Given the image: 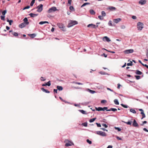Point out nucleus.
Returning <instances> with one entry per match:
<instances>
[{
  "label": "nucleus",
  "instance_id": "54",
  "mask_svg": "<svg viewBox=\"0 0 148 148\" xmlns=\"http://www.w3.org/2000/svg\"><path fill=\"white\" fill-rule=\"evenodd\" d=\"M106 101L105 100H102L101 101V103H106Z\"/></svg>",
  "mask_w": 148,
  "mask_h": 148
},
{
  "label": "nucleus",
  "instance_id": "46",
  "mask_svg": "<svg viewBox=\"0 0 148 148\" xmlns=\"http://www.w3.org/2000/svg\"><path fill=\"white\" fill-rule=\"evenodd\" d=\"M82 125L85 127H87V123H82Z\"/></svg>",
  "mask_w": 148,
  "mask_h": 148
},
{
  "label": "nucleus",
  "instance_id": "57",
  "mask_svg": "<svg viewBox=\"0 0 148 148\" xmlns=\"http://www.w3.org/2000/svg\"><path fill=\"white\" fill-rule=\"evenodd\" d=\"M116 138L117 139H118V140H122V139L120 138L119 137V136H116Z\"/></svg>",
  "mask_w": 148,
  "mask_h": 148
},
{
  "label": "nucleus",
  "instance_id": "60",
  "mask_svg": "<svg viewBox=\"0 0 148 148\" xmlns=\"http://www.w3.org/2000/svg\"><path fill=\"white\" fill-rule=\"evenodd\" d=\"M58 90L56 89H54L53 90V92L54 93H57Z\"/></svg>",
  "mask_w": 148,
  "mask_h": 148
},
{
  "label": "nucleus",
  "instance_id": "7",
  "mask_svg": "<svg viewBox=\"0 0 148 148\" xmlns=\"http://www.w3.org/2000/svg\"><path fill=\"white\" fill-rule=\"evenodd\" d=\"M57 10V9L56 7H53L49 9L48 12L49 13H51L53 12L56 11Z\"/></svg>",
  "mask_w": 148,
  "mask_h": 148
},
{
  "label": "nucleus",
  "instance_id": "24",
  "mask_svg": "<svg viewBox=\"0 0 148 148\" xmlns=\"http://www.w3.org/2000/svg\"><path fill=\"white\" fill-rule=\"evenodd\" d=\"M101 15L103 17L105 16H106V13L104 11H102L101 12Z\"/></svg>",
  "mask_w": 148,
  "mask_h": 148
},
{
  "label": "nucleus",
  "instance_id": "34",
  "mask_svg": "<svg viewBox=\"0 0 148 148\" xmlns=\"http://www.w3.org/2000/svg\"><path fill=\"white\" fill-rule=\"evenodd\" d=\"M69 9L72 11H74L75 10L74 7L73 6H70L69 7Z\"/></svg>",
  "mask_w": 148,
  "mask_h": 148
},
{
  "label": "nucleus",
  "instance_id": "28",
  "mask_svg": "<svg viewBox=\"0 0 148 148\" xmlns=\"http://www.w3.org/2000/svg\"><path fill=\"white\" fill-rule=\"evenodd\" d=\"M130 111L134 114H135L136 113V111L134 109H130Z\"/></svg>",
  "mask_w": 148,
  "mask_h": 148
},
{
  "label": "nucleus",
  "instance_id": "4",
  "mask_svg": "<svg viewBox=\"0 0 148 148\" xmlns=\"http://www.w3.org/2000/svg\"><path fill=\"white\" fill-rule=\"evenodd\" d=\"M57 25L58 27L62 31H65L64 27L63 24L61 23H58L57 24Z\"/></svg>",
  "mask_w": 148,
  "mask_h": 148
},
{
  "label": "nucleus",
  "instance_id": "50",
  "mask_svg": "<svg viewBox=\"0 0 148 148\" xmlns=\"http://www.w3.org/2000/svg\"><path fill=\"white\" fill-rule=\"evenodd\" d=\"M102 125L105 128H107L108 127V125H107L106 124L104 123L102 124Z\"/></svg>",
  "mask_w": 148,
  "mask_h": 148
},
{
  "label": "nucleus",
  "instance_id": "29",
  "mask_svg": "<svg viewBox=\"0 0 148 148\" xmlns=\"http://www.w3.org/2000/svg\"><path fill=\"white\" fill-rule=\"evenodd\" d=\"M12 34L15 36H17L18 35V34L17 33L15 32H13L12 33Z\"/></svg>",
  "mask_w": 148,
  "mask_h": 148
},
{
  "label": "nucleus",
  "instance_id": "63",
  "mask_svg": "<svg viewBox=\"0 0 148 148\" xmlns=\"http://www.w3.org/2000/svg\"><path fill=\"white\" fill-rule=\"evenodd\" d=\"M143 130L144 131L148 132V130L146 128H143Z\"/></svg>",
  "mask_w": 148,
  "mask_h": 148
},
{
  "label": "nucleus",
  "instance_id": "17",
  "mask_svg": "<svg viewBox=\"0 0 148 148\" xmlns=\"http://www.w3.org/2000/svg\"><path fill=\"white\" fill-rule=\"evenodd\" d=\"M41 89L44 92H45L47 93H49L50 92L48 90L45 89L43 88H41Z\"/></svg>",
  "mask_w": 148,
  "mask_h": 148
},
{
  "label": "nucleus",
  "instance_id": "59",
  "mask_svg": "<svg viewBox=\"0 0 148 148\" xmlns=\"http://www.w3.org/2000/svg\"><path fill=\"white\" fill-rule=\"evenodd\" d=\"M75 84H77L79 85H83V84L79 82H75Z\"/></svg>",
  "mask_w": 148,
  "mask_h": 148
},
{
  "label": "nucleus",
  "instance_id": "10",
  "mask_svg": "<svg viewBox=\"0 0 148 148\" xmlns=\"http://www.w3.org/2000/svg\"><path fill=\"white\" fill-rule=\"evenodd\" d=\"M133 126L134 127H138L139 125L138 123L136 122V120L135 119H134L133 120V122L132 124Z\"/></svg>",
  "mask_w": 148,
  "mask_h": 148
},
{
  "label": "nucleus",
  "instance_id": "2",
  "mask_svg": "<svg viewBox=\"0 0 148 148\" xmlns=\"http://www.w3.org/2000/svg\"><path fill=\"white\" fill-rule=\"evenodd\" d=\"M78 23L77 21H70L67 27H70L73 26L77 24Z\"/></svg>",
  "mask_w": 148,
  "mask_h": 148
},
{
  "label": "nucleus",
  "instance_id": "27",
  "mask_svg": "<svg viewBox=\"0 0 148 148\" xmlns=\"http://www.w3.org/2000/svg\"><path fill=\"white\" fill-rule=\"evenodd\" d=\"M90 4V3H84L81 6V8H82L83 7L85 6V5H89Z\"/></svg>",
  "mask_w": 148,
  "mask_h": 148
},
{
  "label": "nucleus",
  "instance_id": "61",
  "mask_svg": "<svg viewBox=\"0 0 148 148\" xmlns=\"http://www.w3.org/2000/svg\"><path fill=\"white\" fill-rule=\"evenodd\" d=\"M72 2V0H69L68 1V3L70 5H71V3Z\"/></svg>",
  "mask_w": 148,
  "mask_h": 148
},
{
  "label": "nucleus",
  "instance_id": "9",
  "mask_svg": "<svg viewBox=\"0 0 148 148\" xmlns=\"http://www.w3.org/2000/svg\"><path fill=\"white\" fill-rule=\"evenodd\" d=\"M98 25L96 26L95 25L92 24H89L87 25V27H91L92 28L95 29H96L98 27Z\"/></svg>",
  "mask_w": 148,
  "mask_h": 148
},
{
  "label": "nucleus",
  "instance_id": "36",
  "mask_svg": "<svg viewBox=\"0 0 148 148\" xmlns=\"http://www.w3.org/2000/svg\"><path fill=\"white\" fill-rule=\"evenodd\" d=\"M6 12H7V10H4L2 12V14L3 15L5 16V14L6 13Z\"/></svg>",
  "mask_w": 148,
  "mask_h": 148
},
{
  "label": "nucleus",
  "instance_id": "22",
  "mask_svg": "<svg viewBox=\"0 0 148 148\" xmlns=\"http://www.w3.org/2000/svg\"><path fill=\"white\" fill-rule=\"evenodd\" d=\"M49 23L48 21H41L39 22V24L40 25H42L45 23Z\"/></svg>",
  "mask_w": 148,
  "mask_h": 148
},
{
  "label": "nucleus",
  "instance_id": "15",
  "mask_svg": "<svg viewBox=\"0 0 148 148\" xmlns=\"http://www.w3.org/2000/svg\"><path fill=\"white\" fill-rule=\"evenodd\" d=\"M36 36L35 34H28V36H30L31 38H33L36 37Z\"/></svg>",
  "mask_w": 148,
  "mask_h": 148
},
{
  "label": "nucleus",
  "instance_id": "18",
  "mask_svg": "<svg viewBox=\"0 0 148 148\" xmlns=\"http://www.w3.org/2000/svg\"><path fill=\"white\" fill-rule=\"evenodd\" d=\"M135 73L136 74L139 75H141L142 74V73L139 70H136V71Z\"/></svg>",
  "mask_w": 148,
  "mask_h": 148
},
{
  "label": "nucleus",
  "instance_id": "14",
  "mask_svg": "<svg viewBox=\"0 0 148 148\" xmlns=\"http://www.w3.org/2000/svg\"><path fill=\"white\" fill-rule=\"evenodd\" d=\"M103 41H106L108 42H109L111 41L110 39L107 36H104L103 37Z\"/></svg>",
  "mask_w": 148,
  "mask_h": 148
},
{
  "label": "nucleus",
  "instance_id": "25",
  "mask_svg": "<svg viewBox=\"0 0 148 148\" xmlns=\"http://www.w3.org/2000/svg\"><path fill=\"white\" fill-rule=\"evenodd\" d=\"M114 102L115 104L119 105V102L118 100L117 99H115L114 100Z\"/></svg>",
  "mask_w": 148,
  "mask_h": 148
},
{
  "label": "nucleus",
  "instance_id": "30",
  "mask_svg": "<svg viewBox=\"0 0 148 148\" xmlns=\"http://www.w3.org/2000/svg\"><path fill=\"white\" fill-rule=\"evenodd\" d=\"M1 19V20H3V21H5V16H0Z\"/></svg>",
  "mask_w": 148,
  "mask_h": 148
},
{
  "label": "nucleus",
  "instance_id": "38",
  "mask_svg": "<svg viewBox=\"0 0 148 148\" xmlns=\"http://www.w3.org/2000/svg\"><path fill=\"white\" fill-rule=\"evenodd\" d=\"M108 25L110 26H113L112 24V22L111 21H110L108 23Z\"/></svg>",
  "mask_w": 148,
  "mask_h": 148
},
{
  "label": "nucleus",
  "instance_id": "26",
  "mask_svg": "<svg viewBox=\"0 0 148 148\" xmlns=\"http://www.w3.org/2000/svg\"><path fill=\"white\" fill-rule=\"evenodd\" d=\"M140 114L142 115V117L141 119H142L143 118H144L145 117V114L143 112H141Z\"/></svg>",
  "mask_w": 148,
  "mask_h": 148
},
{
  "label": "nucleus",
  "instance_id": "19",
  "mask_svg": "<svg viewBox=\"0 0 148 148\" xmlns=\"http://www.w3.org/2000/svg\"><path fill=\"white\" fill-rule=\"evenodd\" d=\"M57 90L58 89L59 90H62L63 89V88L62 86H57Z\"/></svg>",
  "mask_w": 148,
  "mask_h": 148
},
{
  "label": "nucleus",
  "instance_id": "31",
  "mask_svg": "<svg viewBox=\"0 0 148 148\" xmlns=\"http://www.w3.org/2000/svg\"><path fill=\"white\" fill-rule=\"evenodd\" d=\"M96 119V118L92 119L90 120L89 122L90 123L92 122H94L95 120Z\"/></svg>",
  "mask_w": 148,
  "mask_h": 148
},
{
  "label": "nucleus",
  "instance_id": "39",
  "mask_svg": "<svg viewBox=\"0 0 148 148\" xmlns=\"http://www.w3.org/2000/svg\"><path fill=\"white\" fill-rule=\"evenodd\" d=\"M109 9L111 10H115L116 9L114 7H110L109 8Z\"/></svg>",
  "mask_w": 148,
  "mask_h": 148
},
{
  "label": "nucleus",
  "instance_id": "8",
  "mask_svg": "<svg viewBox=\"0 0 148 148\" xmlns=\"http://www.w3.org/2000/svg\"><path fill=\"white\" fill-rule=\"evenodd\" d=\"M134 52V50L133 49H130L126 50L124 51V53L128 54L129 53H132Z\"/></svg>",
  "mask_w": 148,
  "mask_h": 148
},
{
  "label": "nucleus",
  "instance_id": "56",
  "mask_svg": "<svg viewBox=\"0 0 148 148\" xmlns=\"http://www.w3.org/2000/svg\"><path fill=\"white\" fill-rule=\"evenodd\" d=\"M9 25H12V23L13 22V21L12 20H10V22H9Z\"/></svg>",
  "mask_w": 148,
  "mask_h": 148
},
{
  "label": "nucleus",
  "instance_id": "52",
  "mask_svg": "<svg viewBox=\"0 0 148 148\" xmlns=\"http://www.w3.org/2000/svg\"><path fill=\"white\" fill-rule=\"evenodd\" d=\"M40 79L41 81H45L46 80L45 79H44L43 77H40Z\"/></svg>",
  "mask_w": 148,
  "mask_h": 148
},
{
  "label": "nucleus",
  "instance_id": "42",
  "mask_svg": "<svg viewBox=\"0 0 148 148\" xmlns=\"http://www.w3.org/2000/svg\"><path fill=\"white\" fill-rule=\"evenodd\" d=\"M87 142L89 144H92V142L89 139H88L86 140Z\"/></svg>",
  "mask_w": 148,
  "mask_h": 148
},
{
  "label": "nucleus",
  "instance_id": "5",
  "mask_svg": "<svg viewBox=\"0 0 148 148\" xmlns=\"http://www.w3.org/2000/svg\"><path fill=\"white\" fill-rule=\"evenodd\" d=\"M95 133L102 136H106L107 135L106 134L105 132L101 131H96Z\"/></svg>",
  "mask_w": 148,
  "mask_h": 148
},
{
  "label": "nucleus",
  "instance_id": "49",
  "mask_svg": "<svg viewBox=\"0 0 148 148\" xmlns=\"http://www.w3.org/2000/svg\"><path fill=\"white\" fill-rule=\"evenodd\" d=\"M102 109H103V110H102V111H104L105 110H106L107 111H108V110H107L108 108L107 107H104L103 108H102Z\"/></svg>",
  "mask_w": 148,
  "mask_h": 148
},
{
  "label": "nucleus",
  "instance_id": "44",
  "mask_svg": "<svg viewBox=\"0 0 148 148\" xmlns=\"http://www.w3.org/2000/svg\"><path fill=\"white\" fill-rule=\"evenodd\" d=\"M135 77H136V79H140V76H139V75L135 76Z\"/></svg>",
  "mask_w": 148,
  "mask_h": 148
},
{
  "label": "nucleus",
  "instance_id": "23",
  "mask_svg": "<svg viewBox=\"0 0 148 148\" xmlns=\"http://www.w3.org/2000/svg\"><path fill=\"white\" fill-rule=\"evenodd\" d=\"M108 111H112L113 112H115L117 110L116 108H111L110 109L108 110Z\"/></svg>",
  "mask_w": 148,
  "mask_h": 148
},
{
  "label": "nucleus",
  "instance_id": "53",
  "mask_svg": "<svg viewBox=\"0 0 148 148\" xmlns=\"http://www.w3.org/2000/svg\"><path fill=\"white\" fill-rule=\"evenodd\" d=\"M96 124L98 127H100L101 126V125L100 123H96Z\"/></svg>",
  "mask_w": 148,
  "mask_h": 148
},
{
  "label": "nucleus",
  "instance_id": "40",
  "mask_svg": "<svg viewBox=\"0 0 148 148\" xmlns=\"http://www.w3.org/2000/svg\"><path fill=\"white\" fill-rule=\"evenodd\" d=\"M79 111L83 114H86L85 111L83 110H80Z\"/></svg>",
  "mask_w": 148,
  "mask_h": 148
},
{
  "label": "nucleus",
  "instance_id": "62",
  "mask_svg": "<svg viewBox=\"0 0 148 148\" xmlns=\"http://www.w3.org/2000/svg\"><path fill=\"white\" fill-rule=\"evenodd\" d=\"M101 129L103 130V131H107V132L108 131V130L105 128H101Z\"/></svg>",
  "mask_w": 148,
  "mask_h": 148
},
{
  "label": "nucleus",
  "instance_id": "13",
  "mask_svg": "<svg viewBox=\"0 0 148 148\" xmlns=\"http://www.w3.org/2000/svg\"><path fill=\"white\" fill-rule=\"evenodd\" d=\"M146 2V0H141L139 2V3L142 5L145 4Z\"/></svg>",
  "mask_w": 148,
  "mask_h": 148
},
{
  "label": "nucleus",
  "instance_id": "11",
  "mask_svg": "<svg viewBox=\"0 0 148 148\" xmlns=\"http://www.w3.org/2000/svg\"><path fill=\"white\" fill-rule=\"evenodd\" d=\"M27 24L26 23H25V22H23V23H21L20 25H19V27L20 28H23V27H25V25H27Z\"/></svg>",
  "mask_w": 148,
  "mask_h": 148
},
{
  "label": "nucleus",
  "instance_id": "3",
  "mask_svg": "<svg viewBox=\"0 0 148 148\" xmlns=\"http://www.w3.org/2000/svg\"><path fill=\"white\" fill-rule=\"evenodd\" d=\"M144 24L140 22H138L137 24V28L138 30H141L143 28Z\"/></svg>",
  "mask_w": 148,
  "mask_h": 148
},
{
  "label": "nucleus",
  "instance_id": "47",
  "mask_svg": "<svg viewBox=\"0 0 148 148\" xmlns=\"http://www.w3.org/2000/svg\"><path fill=\"white\" fill-rule=\"evenodd\" d=\"M115 128L116 130H117L118 131H120L121 130V129L119 127H115Z\"/></svg>",
  "mask_w": 148,
  "mask_h": 148
},
{
  "label": "nucleus",
  "instance_id": "1",
  "mask_svg": "<svg viewBox=\"0 0 148 148\" xmlns=\"http://www.w3.org/2000/svg\"><path fill=\"white\" fill-rule=\"evenodd\" d=\"M64 143H65V145L66 147H68L71 146L72 145H74V144L73 142L67 139L65 140L64 141Z\"/></svg>",
  "mask_w": 148,
  "mask_h": 148
},
{
  "label": "nucleus",
  "instance_id": "41",
  "mask_svg": "<svg viewBox=\"0 0 148 148\" xmlns=\"http://www.w3.org/2000/svg\"><path fill=\"white\" fill-rule=\"evenodd\" d=\"M102 17L103 16H102L99 15L98 16V17L100 20H102L103 19V18Z\"/></svg>",
  "mask_w": 148,
  "mask_h": 148
},
{
  "label": "nucleus",
  "instance_id": "20",
  "mask_svg": "<svg viewBox=\"0 0 148 148\" xmlns=\"http://www.w3.org/2000/svg\"><path fill=\"white\" fill-rule=\"evenodd\" d=\"M95 109L96 110L98 111H102L103 109H102V108L99 107L98 108H95Z\"/></svg>",
  "mask_w": 148,
  "mask_h": 148
},
{
  "label": "nucleus",
  "instance_id": "16",
  "mask_svg": "<svg viewBox=\"0 0 148 148\" xmlns=\"http://www.w3.org/2000/svg\"><path fill=\"white\" fill-rule=\"evenodd\" d=\"M31 17H35L38 15V14H34L32 13H30L29 14Z\"/></svg>",
  "mask_w": 148,
  "mask_h": 148
},
{
  "label": "nucleus",
  "instance_id": "45",
  "mask_svg": "<svg viewBox=\"0 0 148 148\" xmlns=\"http://www.w3.org/2000/svg\"><path fill=\"white\" fill-rule=\"evenodd\" d=\"M121 105L122 106H123V107L124 108H127V105H124L123 104H121Z\"/></svg>",
  "mask_w": 148,
  "mask_h": 148
},
{
  "label": "nucleus",
  "instance_id": "55",
  "mask_svg": "<svg viewBox=\"0 0 148 148\" xmlns=\"http://www.w3.org/2000/svg\"><path fill=\"white\" fill-rule=\"evenodd\" d=\"M132 19H136V17L135 16H132Z\"/></svg>",
  "mask_w": 148,
  "mask_h": 148
},
{
  "label": "nucleus",
  "instance_id": "35",
  "mask_svg": "<svg viewBox=\"0 0 148 148\" xmlns=\"http://www.w3.org/2000/svg\"><path fill=\"white\" fill-rule=\"evenodd\" d=\"M123 122L125 123H126L127 124H128V125H131V122L130 121H128V122H125V121H122Z\"/></svg>",
  "mask_w": 148,
  "mask_h": 148
},
{
  "label": "nucleus",
  "instance_id": "12",
  "mask_svg": "<svg viewBox=\"0 0 148 148\" xmlns=\"http://www.w3.org/2000/svg\"><path fill=\"white\" fill-rule=\"evenodd\" d=\"M121 18H118L117 19H114L113 20V22L116 23H117L120 21H121Z\"/></svg>",
  "mask_w": 148,
  "mask_h": 148
},
{
  "label": "nucleus",
  "instance_id": "6",
  "mask_svg": "<svg viewBox=\"0 0 148 148\" xmlns=\"http://www.w3.org/2000/svg\"><path fill=\"white\" fill-rule=\"evenodd\" d=\"M43 5L42 4H40L37 7V11L40 12L43 9Z\"/></svg>",
  "mask_w": 148,
  "mask_h": 148
},
{
  "label": "nucleus",
  "instance_id": "51",
  "mask_svg": "<svg viewBox=\"0 0 148 148\" xmlns=\"http://www.w3.org/2000/svg\"><path fill=\"white\" fill-rule=\"evenodd\" d=\"M89 90L90 92L92 94H93L95 92V91L94 90Z\"/></svg>",
  "mask_w": 148,
  "mask_h": 148
},
{
  "label": "nucleus",
  "instance_id": "64",
  "mask_svg": "<svg viewBox=\"0 0 148 148\" xmlns=\"http://www.w3.org/2000/svg\"><path fill=\"white\" fill-rule=\"evenodd\" d=\"M112 146L111 145H109L107 148H112Z\"/></svg>",
  "mask_w": 148,
  "mask_h": 148
},
{
  "label": "nucleus",
  "instance_id": "58",
  "mask_svg": "<svg viewBox=\"0 0 148 148\" xmlns=\"http://www.w3.org/2000/svg\"><path fill=\"white\" fill-rule=\"evenodd\" d=\"M142 65L143 66L146 67L147 69H148V65H147V64H142Z\"/></svg>",
  "mask_w": 148,
  "mask_h": 148
},
{
  "label": "nucleus",
  "instance_id": "33",
  "mask_svg": "<svg viewBox=\"0 0 148 148\" xmlns=\"http://www.w3.org/2000/svg\"><path fill=\"white\" fill-rule=\"evenodd\" d=\"M35 0H32L31 2L30 5L31 6H32L34 4V3L35 2Z\"/></svg>",
  "mask_w": 148,
  "mask_h": 148
},
{
  "label": "nucleus",
  "instance_id": "21",
  "mask_svg": "<svg viewBox=\"0 0 148 148\" xmlns=\"http://www.w3.org/2000/svg\"><path fill=\"white\" fill-rule=\"evenodd\" d=\"M90 14L92 15H95V12L93 10H90Z\"/></svg>",
  "mask_w": 148,
  "mask_h": 148
},
{
  "label": "nucleus",
  "instance_id": "37",
  "mask_svg": "<svg viewBox=\"0 0 148 148\" xmlns=\"http://www.w3.org/2000/svg\"><path fill=\"white\" fill-rule=\"evenodd\" d=\"M128 66H132V61H130V63H128L127 64Z\"/></svg>",
  "mask_w": 148,
  "mask_h": 148
},
{
  "label": "nucleus",
  "instance_id": "32",
  "mask_svg": "<svg viewBox=\"0 0 148 148\" xmlns=\"http://www.w3.org/2000/svg\"><path fill=\"white\" fill-rule=\"evenodd\" d=\"M24 21V22L26 23L27 24H28V19L27 18L25 17L23 20Z\"/></svg>",
  "mask_w": 148,
  "mask_h": 148
},
{
  "label": "nucleus",
  "instance_id": "48",
  "mask_svg": "<svg viewBox=\"0 0 148 148\" xmlns=\"http://www.w3.org/2000/svg\"><path fill=\"white\" fill-rule=\"evenodd\" d=\"M121 29H124L126 27L124 25H121Z\"/></svg>",
  "mask_w": 148,
  "mask_h": 148
},
{
  "label": "nucleus",
  "instance_id": "43",
  "mask_svg": "<svg viewBox=\"0 0 148 148\" xmlns=\"http://www.w3.org/2000/svg\"><path fill=\"white\" fill-rule=\"evenodd\" d=\"M46 84L47 85V86H49L51 85V82L50 81H49L47 83H46Z\"/></svg>",
  "mask_w": 148,
  "mask_h": 148
}]
</instances>
